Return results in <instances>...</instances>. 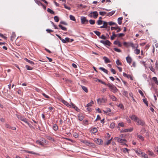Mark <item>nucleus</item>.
I'll use <instances>...</instances> for the list:
<instances>
[{"mask_svg": "<svg viewBox=\"0 0 158 158\" xmlns=\"http://www.w3.org/2000/svg\"><path fill=\"white\" fill-rule=\"evenodd\" d=\"M131 119L135 122L137 125L143 126L145 125L144 122L140 119L136 115H132L130 116Z\"/></svg>", "mask_w": 158, "mask_h": 158, "instance_id": "f257e3e1", "label": "nucleus"}, {"mask_svg": "<svg viewBox=\"0 0 158 158\" xmlns=\"http://www.w3.org/2000/svg\"><path fill=\"white\" fill-rule=\"evenodd\" d=\"M53 128L54 130L56 131L58 129V127L56 124H54Z\"/></svg>", "mask_w": 158, "mask_h": 158, "instance_id": "7c9ffc66", "label": "nucleus"}, {"mask_svg": "<svg viewBox=\"0 0 158 158\" xmlns=\"http://www.w3.org/2000/svg\"><path fill=\"white\" fill-rule=\"evenodd\" d=\"M25 67L28 70H31L32 69V68L31 67L29 66L28 65H26L25 66Z\"/></svg>", "mask_w": 158, "mask_h": 158, "instance_id": "79ce46f5", "label": "nucleus"}, {"mask_svg": "<svg viewBox=\"0 0 158 158\" xmlns=\"http://www.w3.org/2000/svg\"><path fill=\"white\" fill-rule=\"evenodd\" d=\"M118 126L121 127H123L124 126V123L123 122L119 123L118 124Z\"/></svg>", "mask_w": 158, "mask_h": 158, "instance_id": "6e6d98bb", "label": "nucleus"}, {"mask_svg": "<svg viewBox=\"0 0 158 158\" xmlns=\"http://www.w3.org/2000/svg\"><path fill=\"white\" fill-rule=\"evenodd\" d=\"M143 102L145 103V104H146L147 106H148V102L147 101V100L146 99H143Z\"/></svg>", "mask_w": 158, "mask_h": 158, "instance_id": "4d7b16f0", "label": "nucleus"}, {"mask_svg": "<svg viewBox=\"0 0 158 158\" xmlns=\"http://www.w3.org/2000/svg\"><path fill=\"white\" fill-rule=\"evenodd\" d=\"M133 130L132 128H131L129 129H126L122 131L121 132H131Z\"/></svg>", "mask_w": 158, "mask_h": 158, "instance_id": "9b49d317", "label": "nucleus"}, {"mask_svg": "<svg viewBox=\"0 0 158 158\" xmlns=\"http://www.w3.org/2000/svg\"><path fill=\"white\" fill-rule=\"evenodd\" d=\"M106 14V12L104 11H100L99 12V14L100 15L104 16Z\"/></svg>", "mask_w": 158, "mask_h": 158, "instance_id": "5fc2aeb1", "label": "nucleus"}, {"mask_svg": "<svg viewBox=\"0 0 158 158\" xmlns=\"http://www.w3.org/2000/svg\"><path fill=\"white\" fill-rule=\"evenodd\" d=\"M149 68L150 69V70L152 71V72H155V69L153 68L151 64L149 66Z\"/></svg>", "mask_w": 158, "mask_h": 158, "instance_id": "4c0bfd02", "label": "nucleus"}, {"mask_svg": "<svg viewBox=\"0 0 158 158\" xmlns=\"http://www.w3.org/2000/svg\"><path fill=\"white\" fill-rule=\"evenodd\" d=\"M99 69L103 71L104 72L106 73V74H108V71H107V70L105 69L103 67H100L99 68Z\"/></svg>", "mask_w": 158, "mask_h": 158, "instance_id": "f3484780", "label": "nucleus"}, {"mask_svg": "<svg viewBox=\"0 0 158 158\" xmlns=\"http://www.w3.org/2000/svg\"><path fill=\"white\" fill-rule=\"evenodd\" d=\"M17 117L19 119H20V120L23 121L24 122H27V119L24 117H23L21 115H18L17 116Z\"/></svg>", "mask_w": 158, "mask_h": 158, "instance_id": "1a4fd4ad", "label": "nucleus"}, {"mask_svg": "<svg viewBox=\"0 0 158 158\" xmlns=\"http://www.w3.org/2000/svg\"><path fill=\"white\" fill-rule=\"evenodd\" d=\"M126 59L127 63L130 64L132 62V59L131 57L128 56L126 58Z\"/></svg>", "mask_w": 158, "mask_h": 158, "instance_id": "f8f14e48", "label": "nucleus"}, {"mask_svg": "<svg viewBox=\"0 0 158 158\" xmlns=\"http://www.w3.org/2000/svg\"><path fill=\"white\" fill-rule=\"evenodd\" d=\"M61 102L64 103L65 105H66L68 107H71L72 106L73 108H74L77 111V112L78 111L79 109L75 105L71 103V104H70L69 103L67 102L64 100H61Z\"/></svg>", "mask_w": 158, "mask_h": 158, "instance_id": "f03ea898", "label": "nucleus"}, {"mask_svg": "<svg viewBox=\"0 0 158 158\" xmlns=\"http://www.w3.org/2000/svg\"><path fill=\"white\" fill-rule=\"evenodd\" d=\"M134 150L138 155L139 156L141 154L142 152L140 149H139V150L135 149H134Z\"/></svg>", "mask_w": 158, "mask_h": 158, "instance_id": "4468645a", "label": "nucleus"}, {"mask_svg": "<svg viewBox=\"0 0 158 158\" xmlns=\"http://www.w3.org/2000/svg\"><path fill=\"white\" fill-rule=\"evenodd\" d=\"M24 60L31 64H34L33 61L30 60L26 58H25Z\"/></svg>", "mask_w": 158, "mask_h": 158, "instance_id": "b1692460", "label": "nucleus"}, {"mask_svg": "<svg viewBox=\"0 0 158 158\" xmlns=\"http://www.w3.org/2000/svg\"><path fill=\"white\" fill-rule=\"evenodd\" d=\"M126 77L128 78H130L131 80H132V77L130 75L127 74Z\"/></svg>", "mask_w": 158, "mask_h": 158, "instance_id": "774afa93", "label": "nucleus"}, {"mask_svg": "<svg viewBox=\"0 0 158 158\" xmlns=\"http://www.w3.org/2000/svg\"><path fill=\"white\" fill-rule=\"evenodd\" d=\"M59 27L63 30L67 31V29L65 27H63L62 25L59 24L58 25Z\"/></svg>", "mask_w": 158, "mask_h": 158, "instance_id": "4be33fe9", "label": "nucleus"}, {"mask_svg": "<svg viewBox=\"0 0 158 158\" xmlns=\"http://www.w3.org/2000/svg\"><path fill=\"white\" fill-rule=\"evenodd\" d=\"M110 98L113 101H115L116 100V98L114 96H110Z\"/></svg>", "mask_w": 158, "mask_h": 158, "instance_id": "58836bf2", "label": "nucleus"}, {"mask_svg": "<svg viewBox=\"0 0 158 158\" xmlns=\"http://www.w3.org/2000/svg\"><path fill=\"white\" fill-rule=\"evenodd\" d=\"M89 22L91 24H94L95 23V21L93 20L90 19L89 20Z\"/></svg>", "mask_w": 158, "mask_h": 158, "instance_id": "3c124183", "label": "nucleus"}, {"mask_svg": "<svg viewBox=\"0 0 158 158\" xmlns=\"http://www.w3.org/2000/svg\"><path fill=\"white\" fill-rule=\"evenodd\" d=\"M98 131V130L96 128H93L91 130V132L92 133L94 134L95 133H96Z\"/></svg>", "mask_w": 158, "mask_h": 158, "instance_id": "393cba45", "label": "nucleus"}, {"mask_svg": "<svg viewBox=\"0 0 158 158\" xmlns=\"http://www.w3.org/2000/svg\"><path fill=\"white\" fill-rule=\"evenodd\" d=\"M98 103L99 105H101L102 103H105L107 101V99L104 98H98L97 100Z\"/></svg>", "mask_w": 158, "mask_h": 158, "instance_id": "39448f33", "label": "nucleus"}, {"mask_svg": "<svg viewBox=\"0 0 158 158\" xmlns=\"http://www.w3.org/2000/svg\"><path fill=\"white\" fill-rule=\"evenodd\" d=\"M148 153L149 154V155L151 156H154V155L153 152L150 150H148Z\"/></svg>", "mask_w": 158, "mask_h": 158, "instance_id": "473e14b6", "label": "nucleus"}, {"mask_svg": "<svg viewBox=\"0 0 158 158\" xmlns=\"http://www.w3.org/2000/svg\"><path fill=\"white\" fill-rule=\"evenodd\" d=\"M116 139L118 142L121 143L123 144H125L126 143V141L125 139H121L117 137L116 138Z\"/></svg>", "mask_w": 158, "mask_h": 158, "instance_id": "0eeeda50", "label": "nucleus"}, {"mask_svg": "<svg viewBox=\"0 0 158 158\" xmlns=\"http://www.w3.org/2000/svg\"><path fill=\"white\" fill-rule=\"evenodd\" d=\"M103 21H102L101 20H98L97 21V23H98V25H100L102 24V23H103Z\"/></svg>", "mask_w": 158, "mask_h": 158, "instance_id": "de8ad7c7", "label": "nucleus"}, {"mask_svg": "<svg viewBox=\"0 0 158 158\" xmlns=\"http://www.w3.org/2000/svg\"><path fill=\"white\" fill-rule=\"evenodd\" d=\"M70 18L71 20L73 21H75V19L74 17L71 15H70Z\"/></svg>", "mask_w": 158, "mask_h": 158, "instance_id": "09e8293b", "label": "nucleus"}, {"mask_svg": "<svg viewBox=\"0 0 158 158\" xmlns=\"http://www.w3.org/2000/svg\"><path fill=\"white\" fill-rule=\"evenodd\" d=\"M106 85L110 89L111 91L115 93L117 92L118 89L114 85L111 84L110 83H108L106 84Z\"/></svg>", "mask_w": 158, "mask_h": 158, "instance_id": "7ed1b4c3", "label": "nucleus"}, {"mask_svg": "<svg viewBox=\"0 0 158 158\" xmlns=\"http://www.w3.org/2000/svg\"><path fill=\"white\" fill-rule=\"evenodd\" d=\"M98 16V12L96 11L91 12L88 15V16L90 17H93L94 19L97 18Z\"/></svg>", "mask_w": 158, "mask_h": 158, "instance_id": "20e7f679", "label": "nucleus"}, {"mask_svg": "<svg viewBox=\"0 0 158 158\" xmlns=\"http://www.w3.org/2000/svg\"><path fill=\"white\" fill-rule=\"evenodd\" d=\"M135 50H134V52L137 55L139 54V53L140 51L139 49H138L137 48H136Z\"/></svg>", "mask_w": 158, "mask_h": 158, "instance_id": "2f4dec72", "label": "nucleus"}, {"mask_svg": "<svg viewBox=\"0 0 158 158\" xmlns=\"http://www.w3.org/2000/svg\"><path fill=\"white\" fill-rule=\"evenodd\" d=\"M108 24V22H107L105 21L103 22V25L104 27H105V28H107V25Z\"/></svg>", "mask_w": 158, "mask_h": 158, "instance_id": "72a5a7b5", "label": "nucleus"}, {"mask_svg": "<svg viewBox=\"0 0 158 158\" xmlns=\"http://www.w3.org/2000/svg\"><path fill=\"white\" fill-rule=\"evenodd\" d=\"M141 156L142 157H143L144 158H148V155L143 152H141Z\"/></svg>", "mask_w": 158, "mask_h": 158, "instance_id": "c756f323", "label": "nucleus"}, {"mask_svg": "<svg viewBox=\"0 0 158 158\" xmlns=\"http://www.w3.org/2000/svg\"><path fill=\"white\" fill-rule=\"evenodd\" d=\"M81 87L84 91L86 93H88V90L87 87L83 85H81Z\"/></svg>", "mask_w": 158, "mask_h": 158, "instance_id": "6ab92c4d", "label": "nucleus"}, {"mask_svg": "<svg viewBox=\"0 0 158 158\" xmlns=\"http://www.w3.org/2000/svg\"><path fill=\"white\" fill-rule=\"evenodd\" d=\"M47 11L48 12L53 15H54L55 14L54 12L50 8L48 9Z\"/></svg>", "mask_w": 158, "mask_h": 158, "instance_id": "a878e982", "label": "nucleus"}, {"mask_svg": "<svg viewBox=\"0 0 158 158\" xmlns=\"http://www.w3.org/2000/svg\"><path fill=\"white\" fill-rule=\"evenodd\" d=\"M42 143L43 144V146H44V144L46 143V141L44 139H42L41 141Z\"/></svg>", "mask_w": 158, "mask_h": 158, "instance_id": "8fccbe9b", "label": "nucleus"}, {"mask_svg": "<svg viewBox=\"0 0 158 158\" xmlns=\"http://www.w3.org/2000/svg\"><path fill=\"white\" fill-rule=\"evenodd\" d=\"M116 63L118 65H120L121 64V63L119 61V60H117L116 61Z\"/></svg>", "mask_w": 158, "mask_h": 158, "instance_id": "bf43d9fd", "label": "nucleus"}, {"mask_svg": "<svg viewBox=\"0 0 158 158\" xmlns=\"http://www.w3.org/2000/svg\"><path fill=\"white\" fill-rule=\"evenodd\" d=\"M115 27H110L111 30H116L117 28H118V26L117 25V24H115Z\"/></svg>", "mask_w": 158, "mask_h": 158, "instance_id": "cd10ccee", "label": "nucleus"}, {"mask_svg": "<svg viewBox=\"0 0 158 158\" xmlns=\"http://www.w3.org/2000/svg\"><path fill=\"white\" fill-rule=\"evenodd\" d=\"M124 35V34L123 33H120L116 35V36L118 37H120Z\"/></svg>", "mask_w": 158, "mask_h": 158, "instance_id": "13d9d810", "label": "nucleus"}, {"mask_svg": "<svg viewBox=\"0 0 158 158\" xmlns=\"http://www.w3.org/2000/svg\"><path fill=\"white\" fill-rule=\"evenodd\" d=\"M152 79L153 81L155 82V83L156 84L158 85V81H157V78L156 77H153Z\"/></svg>", "mask_w": 158, "mask_h": 158, "instance_id": "412c9836", "label": "nucleus"}, {"mask_svg": "<svg viewBox=\"0 0 158 158\" xmlns=\"http://www.w3.org/2000/svg\"><path fill=\"white\" fill-rule=\"evenodd\" d=\"M123 19L122 17L118 18V22L119 24L120 25L122 23V20Z\"/></svg>", "mask_w": 158, "mask_h": 158, "instance_id": "bb28decb", "label": "nucleus"}, {"mask_svg": "<svg viewBox=\"0 0 158 158\" xmlns=\"http://www.w3.org/2000/svg\"><path fill=\"white\" fill-rule=\"evenodd\" d=\"M64 7L65 8H66L68 10H70V7H69L67 6L65 4H64Z\"/></svg>", "mask_w": 158, "mask_h": 158, "instance_id": "338daca9", "label": "nucleus"}, {"mask_svg": "<svg viewBox=\"0 0 158 158\" xmlns=\"http://www.w3.org/2000/svg\"><path fill=\"white\" fill-rule=\"evenodd\" d=\"M111 111V110L110 108H107L106 110H103V111L105 113H107L109 112H110Z\"/></svg>", "mask_w": 158, "mask_h": 158, "instance_id": "603ef678", "label": "nucleus"}, {"mask_svg": "<svg viewBox=\"0 0 158 158\" xmlns=\"http://www.w3.org/2000/svg\"><path fill=\"white\" fill-rule=\"evenodd\" d=\"M94 141L96 143L99 145L102 144L103 142L102 140L101 139H95Z\"/></svg>", "mask_w": 158, "mask_h": 158, "instance_id": "9d476101", "label": "nucleus"}, {"mask_svg": "<svg viewBox=\"0 0 158 158\" xmlns=\"http://www.w3.org/2000/svg\"><path fill=\"white\" fill-rule=\"evenodd\" d=\"M110 71H111V72L114 74H115L116 73V72H115V70L114 69H110Z\"/></svg>", "mask_w": 158, "mask_h": 158, "instance_id": "69168bd1", "label": "nucleus"}, {"mask_svg": "<svg viewBox=\"0 0 158 158\" xmlns=\"http://www.w3.org/2000/svg\"><path fill=\"white\" fill-rule=\"evenodd\" d=\"M114 43L115 44L117 45L118 46L121 47L122 46V44L118 41H115L114 42Z\"/></svg>", "mask_w": 158, "mask_h": 158, "instance_id": "dca6fc26", "label": "nucleus"}, {"mask_svg": "<svg viewBox=\"0 0 158 158\" xmlns=\"http://www.w3.org/2000/svg\"><path fill=\"white\" fill-rule=\"evenodd\" d=\"M116 36V35L114 34V32H113L112 35L110 37L111 39V40H113L114 38Z\"/></svg>", "mask_w": 158, "mask_h": 158, "instance_id": "ea45409f", "label": "nucleus"}, {"mask_svg": "<svg viewBox=\"0 0 158 158\" xmlns=\"http://www.w3.org/2000/svg\"><path fill=\"white\" fill-rule=\"evenodd\" d=\"M108 24L109 25H110V26H112V25H115L116 24L114 22H108Z\"/></svg>", "mask_w": 158, "mask_h": 158, "instance_id": "a18cd8bd", "label": "nucleus"}, {"mask_svg": "<svg viewBox=\"0 0 158 158\" xmlns=\"http://www.w3.org/2000/svg\"><path fill=\"white\" fill-rule=\"evenodd\" d=\"M100 43L103 44L104 45H107L108 46H110V42L108 40H106V41H104L103 40H101L100 41Z\"/></svg>", "mask_w": 158, "mask_h": 158, "instance_id": "6e6552de", "label": "nucleus"}, {"mask_svg": "<svg viewBox=\"0 0 158 158\" xmlns=\"http://www.w3.org/2000/svg\"><path fill=\"white\" fill-rule=\"evenodd\" d=\"M26 152H27V153H30V154H35V155H39V154L37 153H35L33 151H26Z\"/></svg>", "mask_w": 158, "mask_h": 158, "instance_id": "aec40b11", "label": "nucleus"}, {"mask_svg": "<svg viewBox=\"0 0 158 158\" xmlns=\"http://www.w3.org/2000/svg\"><path fill=\"white\" fill-rule=\"evenodd\" d=\"M35 2L39 6H41L42 5V3L40 1L38 0H34Z\"/></svg>", "mask_w": 158, "mask_h": 158, "instance_id": "5701e85b", "label": "nucleus"}, {"mask_svg": "<svg viewBox=\"0 0 158 158\" xmlns=\"http://www.w3.org/2000/svg\"><path fill=\"white\" fill-rule=\"evenodd\" d=\"M112 138L108 140L105 143V144L106 145H108L111 142L112 139Z\"/></svg>", "mask_w": 158, "mask_h": 158, "instance_id": "c85d7f7f", "label": "nucleus"}, {"mask_svg": "<svg viewBox=\"0 0 158 158\" xmlns=\"http://www.w3.org/2000/svg\"><path fill=\"white\" fill-rule=\"evenodd\" d=\"M94 33L95 34L98 36H99L101 34L100 32L97 31H94Z\"/></svg>", "mask_w": 158, "mask_h": 158, "instance_id": "a19ab883", "label": "nucleus"}, {"mask_svg": "<svg viewBox=\"0 0 158 158\" xmlns=\"http://www.w3.org/2000/svg\"><path fill=\"white\" fill-rule=\"evenodd\" d=\"M114 51L118 52H120L121 51L120 49L117 48H114Z\"/></svg>", "mask_w": 158, "mask_h": 158, "instance_id": "e2e57ef3", "label": "nucleus"}, {"mask_svg": "<svg viewBox=\"0 0 158 158\" xmlns=\"http://www.w3.org/2000/svg\"><path fill=\"white\" fill-rule=\"evenodd\" d=\"M50 22H51V24L53 25V26L54 27V28L55 29H58V28L57 27V26L54 24V23H53V22H52L51 21Z\"/></svg>", "mask_w": 158, "mask_h": 158, "instance_id": "49530a36", "label": "nucleus"}, {"mask_svg": "<svg viewBox=\"0 0 158 158\" xmlns=\"http://www.w3.org/2000/svg\"><path fill=\"white\" fill-rule=\"evenodd\" d=\"M73 136L76 138H77L79 137V135L78 133H74L73 134Z\"/></svg>", "mask_w": 158, "mask_h": 158, "instance_id": "864d4df0", "label": "nucleus"}, {"mask_svg": "<svg viewBox=\"0 0 158 158\" xmlns=\"http://www.w3.org/2000/svg\"><path fill=\"white\" fill-rule=\"evenodd\" d=\"M103 59L104 60L106 63H110V60L106 56H104Z\"/></svg>", "mask_w": 158, "mask_h": 158, "instance_id": "ddd939ff", "label": "nucleus"}, {"mask_svg": "<svg viewBox=\"0 0 158 158\" xmlns=\"http://www.w3.org/2000/svg\"><path fill=\"white\" fill-rule=\"evenodd\" d=\"M81 23L83 24H86L88 22V20L86 19L85 17H81Z\"/></svg>", "mask_w": 158, "mask_h": 158, "instance_id": "423d86ee", "label": "nucleus"}, {"mask_svg": "<svg viewBox=\"0 0 158 158\" xmlns=\"http://www.w3.org/2000/svg\"><path fill=\"white\" fill-rule=\"evenodd\" d=\"M15 37V35L14 33H13L11 36V40L13 41Z\"/></svg>", "mask_w": 158, "mask_h": 158, "instance_id": "e433bc0d", "label": "nucleus"}, {"mask_svg": "<svg viewBox=\"0 0 158 158\" xmlns=\"http://www.w3.org/2000/svg\"><path fill=\"white\" fill-rule=\"evenodd\" d=\"M54 19L56 22H58L59 21V19L57 16H55L54 17Z\"/></svg>", "mask_w": 158, "mask_h": 158, "instance_id": "37998d69", "label": "nucleus"}, {"mask_svg": "<svg viewBox=\"0 0 158 158\" xmlns=\"http://www.w3.org/2000/svg\"><path fill=\"white\" fill-rule=\"evenodd\" d=\"M123 94L126 97H127L128 93L127 91H124L123 92Z\"/></svg>", "mask_w": 158, "mask_h": 158, "instance_id": "0e129e2a", "label": "nucleus"}, {"mask_svg": "<svg viewBox=\"0 0 158 158\" xmlns=\"http://www.w3.org/2000/svg\"><path fill=\"white\" fill-rule=\"evenodd\" d=\"M138 45L137 44H134L132 43L131 44V46L133 48H137L138 47Z\"/></svg>", "mask_w": 158, "mask_h": 158, "instance_id": "2eb2a0df", "label": "nucleus"}, {"mask_svg": "<svg viewBox=\"0 0 158 158\" xmlns=\"http://www.w3.org/2000/svg\"><path fill=\"white\" fill-rule=\"evenodd\" d=\"M96 81H98V82H100L102 84H104V85H106L107 84L106 83H105L104 82H103L101 80L99 79H97V80Z\"/></svg>", "mask_w": 158, "mask_h": 158, "instance_id": "c9c22d12", "label": "nucleus"}, {"mask_svg": "<svg viewBox=\"0 0 158 158\" xmlns=\"http://www.w3.org/2000/svg\"><path fill=\"white\" fill-rule=\"evenodd\" d=\"M118 106L122 109H124V106L122 104H119Z\"/></svg>", "mask_w": 158, "mask_h": 158, "instance_id": "680f3d73", "label": "nucleus"}, {"mask_svg": "<svg viewBox=\"0 0 158 158\" xmlns=\"http://www.w3.org/2000/svg\"><path fill=\"white\" fill-rule=\"evenodd\" d=\"M137 137L140 139L142 141H143L144 140V139L143 137L142 136V135H137Z\"/></svg>", "mask_w": 158, "mask_h": 158, "instance_id": "f704fd0d", "label": "nucleus"}, {"mask_svg": "<svg viewBox=\"0 0 158 158\" xmlns=\"http://www.w3.org/2000/svg\"><path fill=\"white\" fill-rule=\"evenodd\" d=\"M94 102L92 100H91L90 102L89 103H88L85 106V107H89V106H91L92 105L94 104Z\"/></svg>", "mask_w": 158, "mask_h": 158, "instance_id": "a211bd4d", "label": "nucleus"}, {"mask_svg": "<svg viewBox=\"0 0 158 158\" xmlns=\"http://www.w3.org/2000/svg\"><path fill=\"white\" fill-rule=\"evenodd\" d=\"M42 94L43 95V96L45 98H50V97H49V96H48V95H47L45 93H43Z\"/></svg>", "mask_w": 158, "mask_h": 158, "instance_id": "052dcab7", "label": "nucleus"}, {"mask_svg": "<svg viewBox=\"0 0 158 158\" xmlns=\"http://www.w3.org/2000/svg\"><path fill=\"white\" fill-rule=\"evenodd\" d=\"M36 143L37 144H38L41 145L42 146H43V144L42 143V142L41 141H40L39 140H37L36 142Z\"/></svg>", "mask_w": 158, "mask_h": 158, "instance_id": "c03bdc74", "label": "nucleus"}]
</instances>
